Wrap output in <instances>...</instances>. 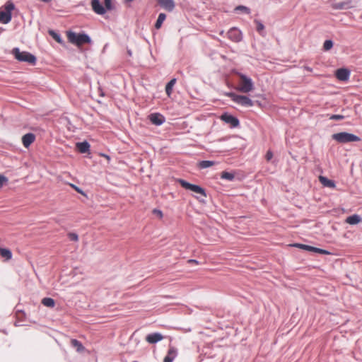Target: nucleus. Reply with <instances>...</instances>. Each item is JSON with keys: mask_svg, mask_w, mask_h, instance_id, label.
<instances>
[{"mask_svg": "<svg viewBox=\"0 0 362 362\" xmlns=\"http://www.w3.org/2000/svg\"><path fill=\"white\" fill-rule=\"evenodd\" d=\"M91 7L93 11L98 15H104L106 13V8L100 3V0H91Z\"/></svg>", "mask_w": 362, "mask_h": 362, "instance_id": "12", "label": "nucleus"}, {"mask_svg": "<svg viewBox=\"0 0 362 362\" xmlns=\"http://www.w3.org/2000/svg\"><path fill=\"white\" fill-rule=\"evenodd\" d=\"M20 325L18 322H15V326H19Z\"/></svg>", "mask_w": 362, "mask_h": 362, "instance_id": "47", "label": "nucleus"}, {"mask_svg": "<svg viewBox=\"0 0 362 362\" xmlns=\"http://www.w3.org/2000/svg\"><path fill=\"white\" fill-rule=\"evenodd\" d=\"M100 95L101 96H104L105 95L104 93L102 90H100Z\"/></svg>", "mask_w": 362, "mask_h": 362, "instance_id": "46", "label": "nucleus"}, {"mask_svg": "<svg viewBox=\"0 0 362 362\" xmlns=\"http://www.w3.org/2000/svg\"><path fill=\"white\" fill-rule=\"evenodd\" d=\"M223 95L231 98V100L235 102L236 97L238 96V94L233 93V92H224Z\"/></svg>", "mask_w": 362, "mask_h": 362, "instance_id": "34", "label": "nucleus"}, {"mask_svg": "<svg viewBox=\"0 0 362 362\" xmlns=\"http://www.w3.org/2000/svg\"><path fill=\"white\" fill-rule=\"evenodd\" d=\"M189 262L194 264H198V262L196 259H189Z\"/></svg>", "mask_w": 362, "mask_h": 362, "instance_id": "44", "label": "nucleus"}, {"mask_svg": "<svg viewBox=\"0 0 362 362\" xmlns=\"http://www.w3.org/2000/svg\"><path fill=\"white\" fill-rule=\"evenodd\" d=\"M304 69H305V70H307L308 71H310V72L313 71V69L309 67V66H304Z\"/></svg>", "mask_w": 362, "mask_h": 362, "instance_id": "42", "label": "nucleus"}, {"mask_svg": "<svg viewBox=\"0 0 362 362\" xmlns=\"http://www.w3.org/2000/svg\"><path fill=\"white\" fill-rule=\"evenodd\" d=\"M71 187L74 189L78 193L81 194H83V195H85L86 196V194L85 192H83V190L78 187V186L74 185V184H70Z\"/></svg>", "mask_w": 362, "mask_h": 362, "instance_id": "39", "label": "nucleus"}, {"mask_svg": "<svg viewBox=\"0 0 362 362\" xmlns=\"http://www.w3.org/2000/svg\"><path fill=\"white\" fill-rule=\"evenodd\" d=\"M336 77L339 81H347L350 77V71L347 69L341 68L336 71Z\"/></svg>", "mask_w": 362, "mask_h": 362, "instance_id": "16", "label": "nucleus"}, {"mask_svg": "<svg viewBox=\"0 0 362 362\" xmlns=\"http://www.w3.org/2000/svg\"><path fill=\"white\" fill-rule=\"evenodd\" d=\"M332 139L341 144L359 141L361 140L358 136L345 132L334 134Z\"/></svg>", "mask_w": 362, "mask_h": 362, "instance_id": "6", "label": "nucleus"}, {"mask_svg": "<svg viewBox=\"0 0 362 362\" xmlns=\"http://www.w3.org/2000/svg\"><path fill=\"white\" fill-rule=\"evenodd\" d=\"M177 351L175 347H170L167 355L163 359V362H173L175 358L177 356Z\"/></svg>", "mask_w": 362, "mask_h": 362, "instance_id": "19", "label": "nucleus"}, {"mask_svg": "<svg viewBox=\"0 0 362 362\" xmlns=\"http://www.w3.org/2000/svg\"><path fill=\"white\" fill-rule=\"evenodd\" d=\"M240 78L238 81V90L242 93H248L254 89V83L250 77L248 76L238 73Z\"/></svg>", "mask_w": 362, "mask_h": 362, "instance_id": "4", "label": "nucleus"}, {"mask_svg": "<svg viewBox=\"0 0 362 362\" xmlns=\"http://www.w3.org/2000/svg\"><path fill=\"white\" fill-rule=\"evenodd\" d=\"M14 9V3L11 0L7 1L5 4L0 8V23L3 24L8 23L12 19V11Z\"/></svg>", "mask_w": 362, "mask_h": 362, "instance_id": "2", "label": "nucleus"}, {"mask_svg": "<svg viewBox=\"0 0 362 362\" xmlns=\"http://www.w3.org/2000/svg\"><path fill=\"white\" fill-rule=\"evenodd\" d=\"M103 156L107 158V159H110V156L105 154H103Z\"/></svg>", "mask_w": 362, "mask_h": 362, "instance_id": "45", "label": "nucleus"}, {"mask_svg": "<svg viewBox=\"0 0 362 362\" xmlns=\"http://www.w3.org/2000/svg\"><path fill=\"white\" fill-rule=\"evenodd\" d=\"M293 246L299 247L300 249H304L308 251H311V252H314L316 253H319V254H322V255L329 254V252L327 250H323L321 248H318V247H313V246H310V245H307L294 244V245H293Z\"/></svg>", "mask_w": 362, "mask_h": 362, "instance_id": "11", "label": "nucleus"}, {"mask_svg": "<svg viewBox=\"0 0 362 362\" xmlns=\"http://www.w3.org/2000/svg\"><path fill=\"white\" fill-rule=\"evenodd\" d=\"M16 315L20 321H23V318L25 317V313L23 310H17Z\"/></svg>", "mask_w": 362, "mask_h": 362, "instance_id": "37", "label": "nucleus"}, {"mask_svg": "<svg viewBox=\"0 0 362 362\" xmlns=\"http://www.w3.org/2000/svg\"><path fill=\"white\" fill-rule=\"evenodd\" d=\"M215 162L213 160H204L198 163L197 166L200 169H205L213 166Z\"/></svg>", "mask_w": 362, "mask_h": 362, "instance_id": "26", "label": "nucleus"}, {"mask_svg": "<svg viewBox=\"0 0 362 362\" xmlns=\"http://www.w3.org/2000/svg\"><path fill=\"white\" fill-rule=\"evenodd\" d=\"M49 35L57 42L62 43V38L58 33H57L54 30H49L48 31Z\"/></svg>", "mask_w": 362, "mask_h": 362, "instance_id": "30", "label": "nucleus"}, {"mask_svg": "<svg viewBox=\"0 0 362 362\" xmlns=\"http://www.w3.org/2000/svg\"><path fill=\"white\" fill-rule=\"evenodd\" d=\"M176 81H177L176 78H173L170 79L165 85V93L168 97H170V95L172 94L173 88L176 83Z\"/></svg>", "mask_w": 362, "mask_h": 362, "instance_id": "22", "label": "nucleus"}, {"mask_svg": "<svg viewBox=\"0 0 362 362\" xmlns=\"http://www.w3.org/2000/svg\"><path fill=\"white\" fill-rule=\"evenodd\" d=\"M67 37L69 41L77 47H80L85 44H91V37L84 32L79 33L69 30L67 32Z\"/></svg>", "mask_w": 362, "mask_h": 362, "instance_id": "1", "label": "nucleus"}, {"mask_svg": "<svg viewBox=\"0 0 362 362\" xmlns=\"http://www.w3.org/2000/svg\"><path fill=\"white\" fill-rule=\"evenodd\" d=\"M220 119L225 123L228 124L231 128H235L240 125L238 118L227 112L222 113Z\"/></svg>", "mask_w": 362, "mask_h": 362, "instance_id": "7", "label": "nucleus"}, {"mask_svg": "<svg viewBox=\"0 0 362 362\" xmlns=\"http://www.w3.org/2000/svg\"><path fill=\"white\" fill-rule=\"evenodd\" d=\"M112 0H104V7L107 11H111L114 8V6L112 2Z\"/></svg>", "mask_w": 362, "mask_h": 362, "instance_id": "33", "label": "nucleus"}, {"mask_svg": "<svg viewBox=\"0 0 362 362\" xmlns=\"http://www.w3.org/2000/svg\"><path fill=\"white\" fill-rule=\"evenodd\" d=\"M68 237L71 241H78V235L76 233L70 232L68 233Z\"/></svg>", "mask_w": 362, "mask_h": 362, "instance_id": "35", "label": "nucleus"}, {"mask_svg": "<svg viewBox=\"0 0 362 362\" xmlns=\"http://www.w3.org/2000/svg\"><path fill=\"white\" fill-rule=\"evenodd\" d=\"M11 54L14 56L15 59L19 62H28L30 64H35L37 58L36 57L25 51H21L18 47H14Z\"/></svg>", "mask_w": 362, "mask_h": 362, "instance_id": "3", "label": "nucleus"}, {"mask_svg": "<svg viewBox=\"0 0 362 362\" xmlns=\"http://www.w3.org/2000/svg\"><path fill=\"white\" fill-rule=\"evenodd\" d=\"M153 214L156 215V216H158L160 218L163 217V212H162L161 210H160L158 209H154L153 210Z\"/></svg>", "mask_w": 362, "mask_h": 362, "instance_id": "40", "label": "nucleus"}, {"mask_svg": "<svg viewBox=\"0 0 362 362\" xmlns=\"http://www.w3.org/2000/svg\"><path fill=\"white\" fill-rule=\"evenodd\" d=\"M233 12L236 14L250 15L251 13V9L246 6L238 5L234 8Z\"/></svg>", "mask_w": 362, "mask_h": 362, "instance_id": "20", "label": "nucleus"}, {"mask_svg": "<svg viewBox=\"0 0 362 362\" xmlns=\"http://www.w3.org/2000/svg\"><path fill=\"white\" fill-rule=\"evenodd\" d=\"M228 37L235 42H239L243 39V34L240 29L236 27L231 28L227 33Z\"/></svg>", "mask_w": 362, "mask_h": 362, "instance_id": "8", "label": "nucleus"}, {"mask_svg": "<svg viewBox=\"0 0 362 362\" xmlns=\"http://www.w3.org/2000/svg\"><path fill=\"white\" fill-rule=\"evenodd\" d=\"M148 117L151 123L156 126H160L165 122V117L159 112L151 113Z\"/></svg>", "mask_w": 362, "mask_h": 362, "instance_id": "9", "label": "nucleus"}, {"mask_svg": "<svg viewBox=\"0 0 362 362\" xmlns=\"http://www.w3.org/2000/svg\"><path fill=\"white\" fill-rule=\"evenodd\" d=\"M332 8L335 10L349 9L353 7L352 1L351 0L334 3L332 4Z\"/></svg>", "mask_w": 362, "mask_h": 362, "instance_id": "17", "label": "nucleus"}, {"mask_svg": "<svg viewBox=\"0 0 362 362\" xmlns=\"http://www.w3.org/2000/svg\"><path fill=\"white\" fill-rule=\"evenodd\" d=\"M0 255L4 261L10 260L12 258V252L8 248H0Z\"/></svg>", "mask_w": 362, "mask_h": 362, "instance_id": "21", "label": "nucleus"}, {"mask_svg": "<svg viewBox=\"0 0 362 362\" xmlns=\"http://www.w3.org/2000/svg\"><path fill=\"white\" fill-rule=\"evenodd\" d=\"M344 118V116L341 115H332L329 117V119H332V120H341Z\"/></svg>", "mask_w": 362, "mask_h": 362, "instance_id": "38", "label": "nucleus"}, {"mask_svg": "<svg viewBox=\"0 0 362 362\" xmlns=\"http://www.w3.org/2000/svg\"><path fill=\"white\" fill-rule=\"evenodd\" d=\"M266 158L267 160H272V148H269L266 153Z\"/></svg>", "mask_w": 362, "mask_h": 362, "instance_id": "41", "label": "nucleus"}, {"mask_svg": "<svg viewBox=\"0 0 362 362\" xmlns=\"http://www.w3.org/2000/svg\"><path fill=\"white\" fill-rule=\"evenodd\" d=\"M177 182L181 185V187L187 190L191 191L195 194H200L203 197H206V193L205 189L199 185L192 184L183 179H178Z\"/></svg>", "mask_w": 362, "mask_h": 362, "instance_id": "5", "label": "nucleus"}, {"mask_svg": "<svg viewBox=\"0 0 362 362\" xmlns=\"http://www.w3.org/2000/svg\"><path fill=\"white\" fill-rule=\"evenodd\" d=\"M71 346L76 348V351L79 353L82 352L85 349V347L83 346L82 343L76 339H71Z\"/></svg>", "mask_w": 362, "mask_h": 362, "instance_id": "27", "label": "nucleus"}, {"mask_svg": "<svg viewBox=\"0 0 362 362\" xmlns=\"http://www.w3.org/2000/svg\"><path fill=\"white\" fill-rule=\"evenodd\" d=\"M320 182L325 186L329 188H334L336 187L335 182L325 177L320 176L319 177Z\"/></svg>", "mask_w": 362, "mask_h": 362, "instance_id": "23", "label": "nucleus"}, {"mask_svg": "<svg viewBox=\"0 0 362 362\" xmlns=\"http://www.w3.org/2000/svg\"><path fill=\"white\" fill-rule=\"evenodd\" d=\"M234 103L245 107H250L254 105V102L248 96L243 95H238Z\"/></svg>", "mask_w": 362, "mask_h": 362, "instance_id": "10", "label": "nucleus"}, {"mask_svg": "<svg viewBox=\"0 0 362 362\" xmlns=\"http://www.w3.org/2000/svg\"><path fill=\"white\" fill-rule=\"evenodd\" d=\"M77 151L81 153H86L90 152V145L87 141L77 142L76 144Z\"/></svg>", "mask_w": 362, "mask_h": 362, "instance_id": "18", "label": "nucleus"}, {"mask_svg": "<svg viewBox=\"0 0 362 362\" xmlns=\"http://www.w3.org/2000/svg\"><path fill=\"white\" fill-rule=\"evenodd\" d=\"M35 135L33 133L29 132L22 136L21 141L25 148H28L35 140Z\"/></svg>", "mask_w": 362, "mask_h": 362, "instance_id": "14", "label": "nucleus"}, {"mask_svg": "<svg viewBox=\"0 0 362 362\" xmlns=\"http://www.w3.org/2000/svg\"><path fill=\"white\" fill-rule=\"evenodd\" d=\"M42 304L48 308H54L55 305V300L49 297H45L42 299Z\"/></svg>", "mask_w": 362, "mask_h": 362, "instance_id": "28", "label": "nucleus"}, {"mask_svg": "<svg viewBox=\"0 0 362 362\" xmlns=\"http://www.w3.org/2000/svg\"><path fill=\"white\" fill-rule=\"evenodd\" d=\"M333 45H334V43H333L332 40H325L323 44L324 50L328 51V50L331 49L333 47Z\"/></svg>", "mask_w": 362, "mask_h": 362, "instance_id": "32", "label": "nucleus"}, {"mask_svg": "<svg viewBox=\"0 0 362 362\" xmlns=\"http://www.w3.org/2000/svg\"><path fill=\"white\" fill-rule=\"evenodd\" d=\"M8 182V179L4 175L0 174V188Z\"/></svg>", "mask_w": 362, "mask_h": 362, "instance_id": "36", "label": "nucleus"}, {"mask_svg": "<svg viewBox=\"0 0 362 362\" xmlns=\"http://www.w3.org/2000/svg\"><path fill=\"white\" fill-rule=\"evenodd\" d=\"M255 23L256 24V30L262 36L264 35V24L259 20L255 19Z\"/></svg>", "mask_w": 362, "mask_h": 362, "instance_id": "31", "label": "nucleus"}, {"mask_svg": "<svg viewBox=\"0 0 362 362\" xmlns=\"http://www.w3.org/2000/svg\"><path fill=\"white\" fill-rule=\"evenodd\" d=\"M127 54L131 57L132 55V52L131 49H127Z\"/></svg>", "mask_w": 362, "mask_h": 362, "instance_id": "43", "label": "nucleus"}, {"mask_svg": "<svg viewBox=\"0 0 362 362\" xmlns=\"http://www.w3.org/2000/svg\"><path fill=\"white\" fill-rule=\"evenodd\" d=\"M163 339V336L159 332H153L146 335V340L148 343L153 344Z\"/></svg>", "mask_w": 362, "mask_h": 362, "instance_id": "15", "label": "nucleus"}, {"mask_svg": "<svg viewBox=\"0 0 362 362\" xmlns=\"http://www.w3.org/2000/svg\"><path fill=\"white\" fill-rule=\"evenodd\" d=\"M158 4L162 7L163 9L166 10L168 12H171L174 10L175 7V3L174 0H156Z\"/></svg>", "mask_w": 362, "mask_h": 362, "instance_id": "13", "label": "nucleus"}, {"mask_svg": "<svg viewBox=\"0 0 362 362\" xmlns=\"http://www.w3.org/2000/svg\"><path fill=\"white\" fill-rule=\"evenodd\" d=\"M165 18H166L165 13H159L158 18L154 25V27L156 28V29L158 30L161 28Z\"/></svg>", "mask_w": 362, "mask_h": 362, "instance_id": "25", "label": "nucleus"}, {"mask_svg": "<svg viewBox=\"0 0 362 362\" xmlns=\"http://www.w3.org/2000/svg\"><path fill=\"white\" fill-rule=\"evenodd\" d=\"M361 221V218L357 214H354L348 216L346 219V222L350 225H356Z\"/></svg>", "mask_w": 362, "mask_h": 362, "instance_id": "24", "label": "nucleus"}, {"mask_svg": "<svg viewBox=\"0 0 362 362\" xmlns=\"http://www.w3.org/2000/svg\"><path fill=\"white\" fill-rule=\"evenodd\" d=\"M221 178L228 181H233L235 179V175L231 172L223 171L221 175Z\"/></svg>", "mask_w": 362, "mask_h": 362, "instance_id": "29", "label": "nucleus"}]
</instances>
